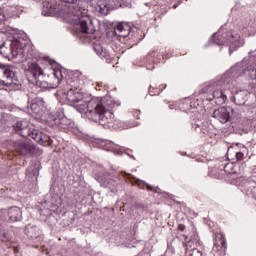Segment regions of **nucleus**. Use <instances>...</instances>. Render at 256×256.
<instances>
[{"instance_id":"1","label":"nucleus","mask_w":256,"mask_h":256,"mask_svg":"<svg viewBox=\"0 0 256 256\" xmlns=\"http://www.w3.org/2000/svg\"><path fill=\"white\" fill-rule=\"evenodd\" d=\"M243 63H237L223 75L217 76L210 81L204 88L205 93L211 95L212 99H216L217 105H223L227 101V94L225 91H233L237 87V78L243 76Z\"/></svg>"},{"instance_id":"2","label":"nucleus","mask_w":256,"mask_h":256,"mask_svg":"<svg viewBox=\"0 0 256 256\" xmlns=\"http://www.w3.org/2000/svg\"><path fill=\"white\" fill-rule=\"evenodd\" d=\"M63 3H68L66 7V19L71 25H75L80 33L93 34L95 33V25L89 16V10L81 6L83 0H62Z\"/></svg>"},{"instance_id":"3","label":"nucleus","mask_w":256,"mask_h":256,"mask_svg":"<svg viewBox=\"0 0 256 256\" xmlns=\"http://www.w3.org/2000/svg\"><path fill=\"white\" fill-rule=\"evenodd\" d=\"M78 113H84L87 119L99 123V125L113 127L115 123V115H113L111 107H107L99 98H92L85 104H80Z\"/></svg>"},{"instance_id":"4","label":"nucleus","mask_w":256,"mask_h":256,"mask_svg":"<svg viewBox=\"0 0 256 256\" xmlns=\"http://www.w3.org/2000/svg\"><path fill=\"white\" fill-rule=\"evenodd\" d=\"M13 131L20 137H24L26 139H33L39 145H45L49 143V137L43 132L35 129L33 124H30L26 120H19L12 124Z\"/></svg>"},{"instance_id":"5","label":"nucleus","mask_w":256,"mask_h":256,"mask_svg":"<svg viewBox=\"0 0 256 256\" xmlns=\"http://www.w3.org/2000/svg\"><path fill=\"white\" fill-rule=\"evenodd\" d=\"M213 41L218 47H221L222 45L229 47L230 55L233 51H237L239 47H243V44L245 43L237 33L233 31L223 32V29H220L218 33L213 35Z\"/></svg>"},{"instance_id":"6","label":"nucleus","mask_w":256,"mask_h":256,"mask_svg":"<svg viewBox=\"0 0 256 256\" xmlns=\"http://www.w3.org/2000/svg\"><path fill=\"white\" fill-rule=\"evenodd\" d=\"M249 150L243 144H233L232 146L228 147L227 150V159L232 161L231 164H225L223 170L225 173H231V169L233 168V163L236 161H243L247 157Z\"/></svg>"},{"instance_id":"7","label":"nucleus","mask_w":256,"mask_h":256,"mask_svg":"<svg viewBox=\"0 0 256 256\" xmlns=\"http://www.w3.org/2000/svg\"><path fill=\"white\" fill-rule=\"evenodd\" d=\"M68 85V91L66 93V99H68L69 103H73L75 109L79 111V106L85 105L87 103V100L83 99V93H81V90L79 89V86L77 83H79L78 80H67L66 81Z\"/></svg>"},{"instance_id":"8","label":"nucleus","mask_w":256,"mask_h":256,"mask_svg":"<svg viewBox=\"0 0 256 256\" xmlns=\"http://www.w3.org/2000/svg\"><path fill=\"white\" fill-rule=\"evenodd\" d=\"M3 75L7 79L0 80V87H11L17 89L19 87V79L17 78V69L11 65L0 63V76Z\"/></svg>"},{"instance_id":"9","label":"nucleus","mask_w":256,"mask_h":256,"mask_svg":"<svg viewBox=\"0 0 256 256\" xmlns=\"http://www.w3.org/2000/svg\"><path fill=\"white\" fill-rule=\"evenodd\" d=\"M29 83L35 85L39 89H49V84L41 79H43V70L37 63H32L29 66L27 73Z\"/></svg>"},{"instance_id":"10","label":"nucleus","mask_w":256,"mask_h":256,"mask_svg":"<svg viewBox=\"0 0 256 256\" xmlns=\"http://www.w3.org/2000/svg\"><path fill=\"white\" fill-rule=\"evenodd\" d=\"M13 149L22 157H32V155H40L41 150L31 141L16 140L13 142Z\"/></svg>"},{"instance_id":"11","label":"nucleus","mask_w":256,"mask_h":256,"mask_svg":"<svg viewBox=\"0 0 256 256\" xmlns=\"http://www.w3.org/2000/svg\"><path fill=\"white\" fill-rule=\"evenodd\" d=\"M5 45H8L9 52L12 54V57L17 59V57H21L23 55V46L19 44V41L14 40L13 42H2L0 44V53L1 55H5V57H9V52H7V47Z\"/></svg>"},{"instance_id":"12","label":"nucleus","mask_w":256,"mask_h":256,"mask_svg":"<svg viewBox=\"0 0 256 256\" xmlns=\"http://www.w3.org/2000/svg\"><path fill=\"white\" fill-rule=\"evenodd\" d=\"M7 216L12 223H15L23 219V212H21V208L17 206L10 207L8 210H0V219H2V221H7Z\"/></svg>"},{"instance_id":"13","label":"nucleus","mask_w":256,"mask_h":256,"mask_svg":"<svg viewBox=\"0 0 256 256\" xmlns=\"http://www.w3.org/2000/svg\"><path fill=\"white\" fill-rule=\"evenodd\" d=\"M28 109H31L35 115H41L43 109H45V100L42 97H31L28 98Z\"/></svg>"},{"instance_id":"14","label":"nucleus","mask_w":256,"mask_h":256,"mask_svg":"<svg viewBox=\"0 0 256 256\" xmlns=\"http://www.w3.org/2000/svg\"><path fill=\"white\" fill-rule=\"evenodd\" d=\"M198 245L199 240L197 239V236H194V238L189 241H187L186 238L184 242V246L186 247V256H203V253L197 249Z\"/></svg>"},{"instance_id":"15","label":"nucleus","mask_w":256,"mask_h":256,"mask_svg":"<svg viewBox=\"0 0 256 256\" xmlns=\"http://www.w3.org/2000/svg\"><path fill=\"white\" fill-rule=\"evenodd\" d=\"M212 117L214 119H217L220 123H227L229 119H231V109L226 107H220L216 110H214Z\"/></svg>"},{"instance_id":"16","label":"nucleus","mask_w":256,"mask_h":256,"mask_svg":"<svg viewBox=\"0 0 256 256\" xmlns=\"http://www.w3.org/2000/svg\"><path fill=\"white\" fill-rule=\"evenodd\" d=\"M49 125H51V127L58 125V127H61V129H66V125L65 123H67V119L65 117L60 118L57 113H50L48 115V119H47Z\"/></svg>"},{"instance_id":"17","label":"nucleus","mask_w":256,"mask_h":256,"mask_svg":"<svg viewBox=\"0 0 256 256\" xmlns=\"http://www.w3.org/2000/svg\"><path fill=\"white\" fill-rule=\"evenodd\" d=\"M15 15V7L12 6H6L3 8H0V25H3L5 21H9L11 17Z\"/></svg>"},{"instance_id":"18","label":"nucleus","mask_w":256,"mask_h":256,"mask_svg":"<svg viewBox=\"0 0 256 256\" xmlns=\"http://www.w3.org/2000/svg\"><path fill=\"white\" fill-rule=\"evenodd\" d=\"M93 49L96 55L101 57V59H104L106 63H112L113 57H111V54L109 53V51L104 49L103 46H101V44H94Z\"/></svg>"},{"instance_id":"19","label":"nucleus","mask_w":256,"mask_h":256,"mask_svg":"<svg viewBox=\"0 0 256 256\" xmlns=\"http://www.w3.org/2000/svg\"><path fill=\"white\" fill-rule=\"evenodd\" d=\"M115 7L113 5H110V3L107 0H98L96 5V11L100 13V15H109V11H113Z\"/></svg>"},{"instance_id":"20","label":"nucleus","mask_w":256,"mask_h":256,"mask_svg":"<svg viewBox=\"0 0 256 256\" xmlns=\"http://www.w3.org/2000/svg\"><path fill=\"white\" fill-rule=\"evenodd\" d=\"M42 15L44 17H51V15H55V4L53 0H44L42 2Z\"/></svg>"},{"instance_id":"21","label":"nucleus","mask_w":256,"mask_h":256,"mask_svg":"<svg viewBox=\"0 0 256 256\" xmlns=\"http://www.w3.org/2000/svg\"><path fill=\"white\" fill-rule=\"evenodd\" d=\"M114 33L118 37H129V33H131V26L126 23H120L114 28Z\"/></svg>"},{"instance_id":"22","label":"nucleus","mask_w":256,"mask_h":256,"mask_svg":"<svg viewBox=\"0 0 256 256\" xmlns=\"http://www.w3.org/2000/svg\"><path fill=\"white\" fill-rule=\"evenodd\" d=\"M213 251H220V253H225V251H227V242L222 234L216 236Z\"/></svg>"},{"instance_id":"23","label":"nucleus","mask_w":256,"mask_h":256,"mask_svg":"<svg viewBox=\"0 0 256 256\" xmlns=\"http://www.w3.org/2000/svg\"><path fill=\"white\" fill-rule=\"evenodd\" d=\"M247 92H249V89H247V87H244V90L236 91L233 98L237 105H243V102L247 97Z\"/></svg>"},{"instance_id":"24","label":"nucleus","mask_w":256,"mask_h":256,"mask_svg":"<svg viewBox=\"0 0 256 256\" xmlns=\"http://www.w3.org/2000/svg\"><path fill=\"white\" fill-rule=\"evenodd\" d=\"M242 185L247 195H256V183L251 180H243Z\"/></svg>"},{"instance_id":"25","label":"nucleus","mask_w":256,"mask_h":256,"mask_svg":"<svg viewBox=\"0 0 256 256\" xmlns=\"http://www.w3.org/2000/svg\"><path fill=\"white\" fill-rule=\"evenodd\" d=\"M27 237L28 239H41V230L37 226H32L27 230Z\"/></svg>"},{"instance_id":"26","label":"nucleus","mask_w":256,"mask_h":256,"mask_svg":"<svg viewBox=\"0 0 256 256\" xmlns=\"http://www.w3.org/2000/svg\"><path fill=\"white\" fill-rule=\"evenodd\" d=\"M13 116L11 114L4 113L1 115L0 124L4 127H13Z\"/></svg>"},{"instance_id":"27","label":"nucleus","mask_w":256,"mask_h":256,"mask_svg":"<svg viewBox=\"0 0 256 256\" xmlns=\"http://www.w3.org/2000/svg\"><path fill=\"white\" fill-rule=\"evenodd\" d=\"M136 184L138 185V187H141L142 185H145L148 189V191H154V193H160V189L159 187L153 188V186L149 185L147 182L143 181V180H136Z\"/></svg>"},{"instance_id":"28","label":"nucleus","mask_w":256,"mask_h":256,"mask_svg":"<svg viewBox=\"0 0 256 256\" xmlns=\"http://www.w3.org/2000/svg\"><path fill=\"white\" fill-rule=\"evenodd\" d=\"M53 75L57 81V85H60L61 81H63V71L59 69H55L53 72Z\"/></svg>"},{"instance_id":"29","label":"nucleus","mask_w":256,"mask_h":256,"mask_svg":"<svg viewBox=\"0 0 256 256\" xmlns=\"http://www.w3.org/2000/svg\"><path fill=\"white\" fill-rule=\"evenodd\" d=\"M245 27L246 28L247 27L255 28L256 27L255 19H253V17L249 16V18L246 19Z\"/></svg>"},{"instance_id":"30","label":"nucleus","mask_w":256,"mask_h":256,"mask_svg":"<svg viewBox=\"0 0 256 256\" xmlns=\"http://www.w3.org/2000/svg\"><path fill=\"white\" fill-rule=\"evenodd\" d=\"M7 239H9V238L7 237L6 233L0 234V241H7Z\"/></svg>"},{"instance_id":"31","label":"nucleus","mask_w":256,"mask_h":256,"mask_svg":"<svg viewBox=\"0 0 256 256\" xmlns=\"http://www.w3.org/2000/svg\"><path fill=\"white\" fill-rule=\"evenodd\" d=\"M141 113V111L139 110H135L134 111V117H136L137 119H139V114Z\"/></svg>"},{"instance_id":"32","label":"nucleus","mask_w":256,"mask_h":256,"mask_svg":"<svg viewBox=\"0 0 256 256\" xmlns=\"http://www.w3.org/2000/svg\"><path fill=\"white\" fill-rule=\"evenodd\" d=\"M178 229L179 231H185V225H179Z\"/></svg>"},{"instance_id":"33","label":"nucleus","mask_w":256,"mask_h":256,"mask_svg":"<svg viewBox=\"0 0 256 256\" xmlns=\"http://www.w3.org/2000/svg\"><path fill=\"white\" fill-rule=\"evenodd\" d=\"M167 88V84H164L162 86H160V90L163 91V89H166Z\"/></svg>"},{"instance_id":"34","label":"nucleus","mask_w":256,"mask_h":256,"mask_svg":"<svg viewBox=\"0 0 256 256\" xmlns=\"http://www.w3.org/2000/svg\"><path fill=\"white\" fill-rule=\"evenodd\" d=\"M150 95H152V96L153 95H159V92L156 93V92L150 91Z\"/></svg>"}]
</instances>
